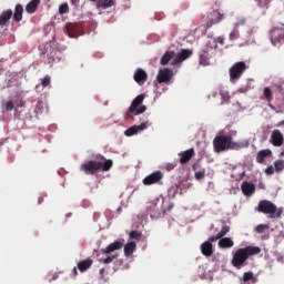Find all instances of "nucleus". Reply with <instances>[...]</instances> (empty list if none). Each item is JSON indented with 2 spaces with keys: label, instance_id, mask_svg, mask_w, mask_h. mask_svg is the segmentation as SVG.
Here are the masks:
<instances>
[{
  "label": "nucleus",
  "instance_id": "obj_39",
  "mask_svg": "<svg viewBox=\"0 0 284 284\" xmlns=\"http://www.w3.org/2000/svg\"><path fill=\"white\" fill-rule=\"evenodd\" d=\"M68 12H70V7L68 6V3H62L59 7V13L60 14H68Z\"/></svg>",
  "mask_w": 284,
  "mask_h": 284
},
{
  "label": "nucleus",
  "instance_id": "obj_34",
  "mask_svg": "<svg viewBox=\"0 0 284 284\" xmlns=\"http://www.w3.org/2000/svg\"><path fill=\"white\" fill-rule=\"evenodd\" d=\"M78 267L80 272H85L87 270H90L92 267V260H84L78 263Z\"/></svg>",
  "mask_w": 284,
  "mask_h": 284
},
{
  "label": "nucleus",
  "instance_id": "obj_46",
  "mask_svg": "<svg viewBox=\"0 0 284 284\" xmlns=\"http://www.w3.org/2000/svg\"><path fill=\"white\" fill-rule=\"evenodd\" d=\"M234 39H239V31L234 30L230 33V40L234 41Z\"/></svg>",
  "mask_w": 284,
  "mask_h": 284
},
{
  "label": "nucleus",
  "instance_id": "obj_48",
  "mask_svg": "<svg viewBox=\"0 0 284 284\" xmlns=\"http://www.w3.org/2000/svg\"><path fill=\"white\" fill-rule=\"evenodd\" d=\"M222 237H219V235H213V236H211V237H209V241H206V243H215V241H219V240H221Z\"/></svg>",
  "mask_w": 284,
  "mask_h": 284
},
{
  "label": "nucleus",
  "instance_id": "obj_52",
  "mask_svg": "<svg viewBox=\"0 0 284 284\" xmlns=\"http://www.w3.org/2000/svg\"><path fill=\"white\" fill-rule=\"evenodd\" d=\"M38 203H39V205H41V203H43V196H40V197L38 199Z\"/></svg>",
  "mask_w": 284,
  "mask_h": 284
},
{
  "label": "nucleus",
  "instance_id": "obj_53",
  "mask_svg": "<svg viewBox=\"0 0 284 284\" xmlns=\"http://www.w3.org/2000/svg\"><path fill=\"white\" fill-rule=\"evenodd\" d=\"M81 0H72V3L75 4V3H79Z\"/></svg>",
  "mask_w": 284,
  "mask_h": 284
},
{
  "label": "nucleus",
  "instance_id": "obj_31",
  "mask_svg": "<svg viewBox=\"0 0 284 284\" xmlns=\"http://www.w3.org/2000/svg\"><path fill=\"white\" fill-rule=\"evenodd\" d=\"M261 99H265L267 103H272V100L274 99V93L272 92V89H270V87L264 88L263 97H261Z\"/></svg>",
  "mask_w": 284,
  "mask_h": 284
},
{
  "label": "nucleus",
  "instance_id": "obj_15",
  "mask_svg": "<svg viewBox=\"0 0 284 284\" xmlns=\"http://www.w3.org/2000/svg\"><path fill=\"white\" fill-rule=\"evenodd\" d=\"M192 57V50L190 49H183L181 52L175 54V58L172 60L171 65H179L180 63H183L186 59H190Z\"/></svg>",
  "mask_w": 284,
  "mask_h": 284
},
{
  "label": "nucleus",
  "instance_id": "obj_9",
  "mask_svg": "<svg viewBox=\"0 0 284 284\" xmlns=\"http://www.w3.org/2000/svg\"><path fill=\"white\" fill-rule=\"evenodd\" d=\"M214 52L216 50L214 49V44L212 42H207L204 47V49L200 52V64L201 65H210V59L214 57Z\"/></svg>",
  "mask_w": 284,
  "mask_h": 284
},
{
  "label": "nucleus",
  "instance_id": "obj_2",
  "mask_svg": "<svg viewBox=\"0 0 284 284\" xmlns=\"http://www.w3.org/2000/svg\"><path fill=\"white\" fill-rule=\"evenodd\" d=\"M260 252L261 247L258 246H246L244 248H237L233 253L231 264L233 267H235V270H241L247 265V258H250V256H256V254Z\"/></svg>",
  "mask_w": 284,
  "mask_h": 284
},
{
  "label": "nucleus",
  "instance_id": "obj_38",
  "mask_svg": "<svg viewBox=\"0 0 284 284\" xmlns=\"http://www.w3.org/2000/svg\"><path fill=\"white\" fill-rule=\"evenodd\" d=\"M275 172H283L284 170V161L277 160L274 162Z\"/></svg>",
  "mask_w": 284,
  "mask_h": 284
},
{
  "label": "nucleus",
  "instance_id": "obj_24",
  "mask_svg": "<svg viewBox=\"0 0 284 284\" xmlns=\"http://www.w3.org/2000/svg\"><path fill=\"white\" fill-rule=\"evenodd\" d=\"M12 16H13V12H12L11 9H8V10L3 11L0 14V26L1 27L7 26L8 21H10V19H12Z\"/></svg>",
  "mask_w": 284,
  "mask_h": 284
},
{
  "label": "nucleus",
  "instance_id": "obj_5",
  "mask_svg": "<svg viewBox=\"0 0 284 284\" xmlns=\"http://www.w3.org/2000/svg\"><path fill=\"white\" fill-rule=\"evenodd\" d=\"M257 211L262 214H266L268 219H281L283 211L278 210L276 204L267 200H262L258 203Z\"/></svg>",
  "mask_w": 284,
  "mask_h": 284
},
{
  "label": "nucleus",
  "instance_id": "obj_55",
  "mask_svg": "<svg viewBox=\"0 0 284 284\" xmlns=\"http://www.w3.org/2000/svg\"><path fill=\"white\" fill-rule=\"evenodd\" d=\"M103 272H104V270L102 268V270L100 271V274H103Z\"/></svg>",
  "mask_w": 284,
  "mask_h": 284
},
{
  "label": "nucleus",
  "instance_id": "obj_1",
  "mask_svg": "<svg viewBox=\"0 0 284 284\" xmlns=\"http://www.w3.org/2000/svg\"><path fill=\"white\" fill-rule=\"evenodd\" d=\"M112 165V160H108L103 155H98L97 160H90L81 164L80 170L87 175L94 176L99 172H110Z\"/></svg>",
  "mask_w": 284,
  "mask_h": 284
},
{
  "label": "nucleus",
  "instance_id": "obj_36",
  "mask_svg": "<svg viewBox=\"0 0 284 284\" xmlns=\"http://www.w3.org/2000/svg\"><path fill=\"white\" fill-rule=\"evenodd\" d=\"M14 110V102L12 100L2 103V112H12Z\"/></svg>",
  "mask_w": 284,
  "mask_h": 284
},
{
  "label": "nucleus",
  "instance_id": "obj_50",
  "mask_svg": "<svg viewBox=\"0 0 284 284\" xmlns=\"http://www.w3.org/2000/svg\"><path fill=\"white\" fill-rule=\"evenodd\" d=\"M265 174H268V175H272L274 174V166H268L266 170H265Z\"/></svg>",
  "mask_w": 284,
  "mask_h": 284
},
{
  "label": "nucleus",
  "instance_id": "obj_17",
  "mask_svg": "<svg viewBox=\"0 0 284 284\" xmlns=\"http://www.w3.org/2000/svg\"><path fill=\"white\" fill-rule=\"evenodd\" d=\"M192 170L194 172V176H195L196 181H203V179H205V168H203V165H201V161H196L192 165Z\"/></svg>",
  "mask_w": 284,
  "mask_h": 284
},
{
  "label": "nucleus",
  "instance_id": "obj_47",
  "mask_svg": "<svg viewBox=\"0 0 284 284\" xmlns=\"http://www.w3.org/2000/svg\"><path fill=\"white\" fill-rule=\"evenodd\" d=\"M215 43H220V45H225V38L219 37L212 44L214 45Z\"/></svg>",
  "mask_w": 284,
  "mask_h": 284
},
{
  "label": "nucleus",
  "instance_id": "obj_37",
  "mask_svg": "<svg viewBox=\"0 0 284 284\" xmlns=\"http://www.w3.org/2000/svg\"><path fill=\"white\" fill-rule=\"evenodd\" d=\"M229 232H230V225L224 224L220 233H217V239H223V236H225Z\"/></svg>",
  "mask_w": 284,
  "mask_h": 284
},
{
  "label": "nucleus",
  "instance_id": "obj_45",
  "mask_svg": "<svg viewBox=\"0 0 284 284\" xmlns=\"http://www.w3.org/2000/svg\"><path fill=\"white\" fill-rule=\"evenodd\" d=\"M252 278H254V274L252 272L244 273L243 281L247 282V281H252Z\"/></svg>",
  "mask_w": 284,
  "mask_h": 284
},
{
  "label": "nucleus",
  "instance_id": "obj_10",
  "mask_svg": "<svg viewBox=\"0 0 284 284\" xmlns=\"http://www.w3.org/2000/svg\"><path fill=\"white\" fill-rule=\"evenodd\" d=\"M42 57H48V63L52 65L57 61V49L52 48V43L41 44L39 47Z\"/></svg>",
  "mask_w": 284,
  "mask_h": 284
},
{
  "label": "nucleus",
  "instance_id": "obj_51",
  "mask_svg": "<svg viewBox=\"0 0 284 284\" xmlns=\"http://www.w3.org/2000/svg\"><path fill=\"white\" fill-rule=\"evenodd\" d=\"M260 1V6H267V3H270L271 0H258Z\"/></svg>",
  "mask_w": 284,
  "mask_h": 284
},
{
  "label": "nucleus",
  "instance_id": "obj_54",
  "mask_svg": "<svg viewBox=\"0 0 284 284\" xmlns=\"http://www.w3.org/2000/svg\"><path fill=\"white\" fill-rule=\"evenodd\" d=\"M73 273L77 274V267L73 268Z\"/></svg>",
  "mask_w": 284,
  "mask_h": 284
},
{
  "label": "nucleus",
  "instance_id": "obj_40",
  "mask_svg": "<svg viewBox=\"0 0 284 284\" xmlns=\"http://www.w3.org/2000/svg\"><path fill=\"white\" fill-rule=\"evenodd\" d=\"M265 230H270V226L267 224H260L255 227V232H257V234H263Z\"/></svg>",
  "mask_w": 284,
  "mask_h": 284
},
{
  "label": "nucleus",
  "instance_id": "obj_57",
  "mask_svg": "<svg viewBox=\"0 0 284 284\" xmlns=\"http://www.w3.org/2000/svg\"><path fill=\"white\" fill-rule=\"evenodd\" d=\"M282 90V87H280V91Z\"/></svg>",
  "mask_w": 284,
  "mask_h": 284
},
{
  "label": "nucleus",
  "instance_id": "obj_42",
  "mask_svg": "<svg viewBox=\"0 0 284 284\" xmlns=\"http://www.w3.org/2000/svg\"><path fill=\"white\" fill-rule=\"evenodd\" d=\"M129 236L132 240L139 241V239H141V232H139V231H131Z\"/></svg>",
  "mask_w": 284,
  "mask_h": 284
},
{
  "label": "nucleus",
  "instance_id": "obj_49",
  "mask_svg": "<svg viewBox=\"0 0 284 284\" xmlns=\"http://www.w3.org/2000/svg\"><path fill=\"white\" fill-rule=\"evenodd\" d=\"M175 168H176V164H174V163H169V164H166L165 170H166L168 172H172V170H174Z\"/></svg>",
  "mask_w": 284,
  "mask_h": 284
},
{
  "label": "nucleus",
  "instance_id": "obj_41",
  "mask_svg": "<svg viewBox=\"0 0 284 284\" xmlns=\"http://www.w3.org/2000/svg\"><path fill=\"white\" fill-rule=\"evenodd\" d=\"M36 114H43V101L41 100L36 104Z\"/></svg>",
  "mask_w": 284,
  "mask_h": 284
},
{
  "label": "nucleus",
  "instance_id": "obj_33",
  "mask_svg": "<svg viewBox=\"0 0 284 284\" xmlns=\"http://www.w3.org/2000/svg\"><path fill=\"white\" fill-rule=\"evenodd\" d=\"M134 250H136V243L134 242H130L126 245H124L125 256H132V254H134Z\"/></svg>",
  "mask_w": 284,
  "mask_h": 284
},
{
  "label": "nucleus",
  "instance_id": "obj_16",
  "mask_svg": "<svg viewBox=\"0 0 284 284\" xmlns=\"http://www.w3.org/2000/svg\"><path fill=\"white\" fill-rule=\"evenodd\" d=\"M163 179V173L161 171H155L150 175L145 176L143 180L144 185H154V183H159Z\"/></svg>",
  "mask_w": 284,
  "mask_h": 284
},
{
  "label": "nucleus",
  "instance_id": "obj_35",
  "mask_svg": "<svg viewBox=\"0 0 284 284\" xmlns=\"http://www.w3.org/2000/svg\"><path fill=\"white\" fill-rule=\"evenodd\" d=\"M220 97H221V99H222V102H221L222 105H223V103H230V99H232V98L230 97V91H227V90H225V89H222V90L220 91Z\"/></svg>",
  "mask_w": 284,
  "mask_h": 284
},
{
  "label": "nucleus",
  "instance_id": "obj_21",
  "mask_svg": "<svg viewBox=\"0 0 284 284\" xmlns=\"http://www.w3.org/2000/svg\"><path fill=\"white\" fill-rule=\"evenodd\" d=\"M241 190L244 196H252V194L256 192V186L252 182H243L241 185Z\"/></svg>",
  "mask_w": 284,
  "mask_h": 284
},
{
  "label": "nucleus",
  "instance_id": "obj_22",
  "mask_svg": "<svg viewBox=\"0 0 284 284\" xmlns=\"http://www.w3.org/2000/svg\"><path fill=\"white\" fill-rule=\"evenodd\" d=\"M123 247V244L121 241H115L111 244H109L105 248H101L102 254H112V252H116V250H121Z\"/></svg>",
  "mask_w": 284,
  "mask_h": 284
},
{
  "label": "nucleus",
  "instance_id": "obj_4",
  "mask_svg": "<svg viewBox=\"0 0 284 284\" xmlns=\"http://www.w3.org/2000/svg\"><path fill=\"white\" fill-rule=\"evenodd\" d=\"M145 100V94L138 95L129 106L125 116L126 119H133V116H139V114H143L148 106L143 104V101Z\"/></svg>",
  "mask_w": 284,
  "mask_h": 284
},
{
  "label": "nucleus",
  "instance_id": "obj_27",
  "mask_svg": "<svg viewBox=\"0 0 284 284\" xmlns=\"http://www.w3.org/2000/svg\"><path fill=\"white\" fill-rule=\"evenodd\" d=\"M219 247H221L222 250L234 247V241H232V237H222L219 241Z\"/></svg>",
  "mask_w": 284,
  "mask_h": 284
},
{
  "label": "nucleus",
  "instance_id": "obj_44",
  "mask_svg": "<svg viewBox=\"0 0 284 284\" xmlns=\"http://www.w3.org/2000/svg\"><path fill=\"white\" fill-rule=\"evenodd\" d=\"M41 85L43 88H48V85H50V75H45L42 80H41Z\"/></svg>",
  "mask_w": 284,
  "mask_h": 284
},
{
  "label": "nucleus",
  "instance_id": "obj_3",
  "mask_svg": "<svg viewBox=\"0 0 284 284\" xmlns=\"http://www.w3.org/2000/svg\"><path fill=\"white\" fill-rule=\"evenodd\" d=\"M159 203L160 207H159ZM172 207H174V204L165 202L156 199L154 201H151L146 205V211L148 214L151 216V219L156 220V219H162L168 212H172Z\"/></svg>",
  "mask_w": 284,
  "mask_h": 284
},
{
  "label": "nucleus",
  "instance_id": "obj_30",
  "mask_svg": "<svg viewBox=\"0 0 284 284\" xmlns=\"http://www.w3.org/2000/svg\"><path fill=\"white\" fill-rule=\"evenodd\" d=\"M14 21L19 22L23 19V6L17 4L13 13Z\"/></svg>",
  "mask_w": 284,
  "mask_h": 284
},
{
  "label": "nucleus",
  "instance_id": "obj_14",
  "mask_svg": "<svg viewBox=\"0 0 284 284\" xmlns=\"http://www.w3.org/2000/svg\"><path fill=\"white\" fill-rule=\"evenodd\" d=\"M270 143H272L274 148H281V145L284 143L283 132H281L278 129L273 130L271 133Z\"/></svg>",
  "mask_w": 284,
  "mask_h": 284
},
{
  "label": "nucleus",
  "instance_id": "obj_25",
  "mask_svg": "<svg viewBox=\"0 0 284 284\" xmlns=\"http://www.w3.org/2000/svg\"><path fill=\"white\" fill-rule=\"evenodd\" d=\"M201 252H202L203 256H212L214 254V248L212 246V243H210V242L202 243Z\"/></svg>",
  "mask_w": 284,
  "mask_h": 284
},
{
  "label": "nucleus",
  "instance_id": "obj_12",
  "mask_svg": "<svg viewBox=\"0 0 284 284\" xmlns=\"http://www.w3.org/2000/svg\"><path fill=\"white\" fill-rule=\"evenodd\" d=\"M173 77L174 72L171 69H160L156 75V81L158 83H170Z\"/></svg>",
  "mask_w": 284,
  "mask_h": 284
},
{
  "label": "nucleus",
  "instance_id": "obj_8",
  "mask_svg": "<svg viewBox=\"0 0 284 284\" xmlns=\"http://www.w3.org/2000/svg\"><path fill=\"white\" fill-rule=\"evenodd\" d=\"M245 70H247V64H245V62L240 61L234 63L229 71L230 81L232 83L239 81V79H241V77H243V74L245 73Z\"/></svg>",
  "mask_w": 284,
  "mask_h": 284
},
{
  "label": "nucleus",
  "instance_id": "obj_32",
  "mask_svg": "<svg viewBox=\"0 0 284 284\" xmlns=\"http://www.w3.org/2000/svg\"><path fill=\"white\" fill-rule=\"evenodd\" d=\"M114 6V0H98L97 7L102 8V10H108Z\"/></svg>",
  "mask_w": 284,
  "mask_h": 284
},
{
  "label": "nucleus",
  "instance_id": "obj_43",
  "mask_svg": "<svg viewBox=\"0 0 284 284\" xmlns=\"http://www.w3.org/2000/svg\"><path fill=\"white\" fill-rule=\"evenodd\" d=\"M115 258H119V255H112V256H108L104 260H101L102 263H104V265H109V263H112V261H114Z\"/></svg>",
  "mask_w": 284,
  "mask_h": 284
},
{
  "label": "nucleus",
  "instance_id": "obj_23",
  "mask_svg": "<svg viewBox=\"0 0 284 284\" xmlns=\"http://www.w3.org/2000/svg\"><path fill=\"white\" fill-rule=\"evenodd\" d=\"M174 59H176V52H174V51H166V52L162 55V58H161V60H160V63H161L162 65H168V63H170V61H171V63H172V61H174Z\"/></svg>",
  "mask_w": 284,
  "mask_h": 284
},
{
  "label": "nucleus",
  "instance_id": "obj_13",
  "mask_svg": "<svg viewBox=\"0 0 284 284\" xmlns=\"http://www.w3.org/2000/svg\"><path fill=\"white\" fill-rule=\"evenodd\" d=\"M65 33L70 39H78L81 37V27L78 23H67Z\"/></svg>",
  "mask_w": 284,
  "mask_h": 284
},
{
  "label": "nucleus",
  "instance_id": "obj_18",
  "mask_svg": "<svg viewBox=\"0 0 284 284\" xmlns=\"http://www.w3.org/2000/svg\"><path fill=\"white\" fill-rule=\"evenodd\" d=\"M143 130H148V122L141 123L140 125L130 126L124 131V134L125 136H134V134L143 132Z\"/></svg>",
  "mask_w": 284,
  "mask_h": 284
},
{
  "label": "nucleus",
  "instance_id": "obj_28",
  "mask_svg": "<svg viewBox=\"0 0 284 284\" xmlns=\"http://www.w3.org/2000/svg\"><path fill=\"white\" fill-rule=\"evenodd\" d=\"M267 156H272V150L265 149V150L258 151L256 156L257 163H265V159H267Z\"/></svg>",
  "mask_w": 284,
  "mask_h": 284
},
{
  "label": "nucleus",
  "instance_id": "obj_29",
  "mask_svg": "<svg viewBox=\"0 0 284 284\" xmlns=\"http://www.w3.org/2000/svg\"><path fill=\"white\" fill-rule=\"evenodd\" d=\"M41 3V0H32L26 6V11L29 14H34L37 12V8H39V4Z\"/></svg>",
  "mask_w": 284,
  "mask_h": 284
},
{
  "label": "nucleus",
  "instance_id": "obj_6",
  "mask_svg": "<svg viewBox=\"0 0 284 284\" xmlns=\"http://www.w3.org/2000/svg\"><path fill=\"white\" fill-rule=\"evenodd\" d=\"M232 135H216L213 140L214 152H225L232 144Z\"/></svg>",
  "mask_w": 284,
  "mask_h": 284
},
{
  "label": "nucleus",
  "instance_id": "obj_7",
  "mask_svg": "<svg viewBox=\"0 0 284 284\" xmlns=\"http://www.w3.org/2000/svg\"><path fill=\"white\" fill-rule=\"evenodd\" d=\"M270 37L273 45H281V43H284V24L277 23L273 26L270 31Z\"/></svg>",
  "mask_w": 284,
  "mask_h": 284
},
{
  "label": "nucleus",
  "instance_id": "obj_26",
  "mask_svg": "<svg viewBox=\"0 0 284 284\" xmlns=\"http://www.w3.org/2000/svg\"><path fill=\"white\" fill-rule=\"evenodd\" d=\"M243 148H250V141H241V142H234L231 140L230 149L229 150H243Z\"/></svg>",
  "mask_w": 284,
  "mask_h": 284
},
{
  "label": "nucleus",
  "instance_id": "obj_20",
  "mask_svg": "<svg viewBox=\"0 0 284 284\" xmlns=\"http://www.w3.org/2000/svg\"><path fill=\"white\" fill-rule=\"evenodd\" d=\"M195 154H196V153L194 152L193 149H189V150H186V151L181 152V153L179 154V156H180V163H181L182 165H185V163H190V160L194 159Z\"/></svg>",
  "mask_w": 284,
  "mask_h": 284
},
{
  "label": "nucleus",
  "instance_id": "obj_19",
  "mask_svg": "<svg viewBox=\"0 0 284 284\" xmlns=\"http://www.w3.org/2000/svg\"><path fill=\"white\" fill-rule=\"evenodd\" d=\"M135 83L143 85L148 81V72L143 69H136L133 75Z\"/></svg>",
  "mask_w": 284,
  "mask_h": 284
},
{
  "label": "nucleus",
  "instance_id": "obj_11",
  "mask_svg": "<svg viewBox=\"0 0 284 284\" xmlns=\"http://www.w3.org/2000/svg\"><path fill=\"white\" fill-rule=\"evenodd\" d=\"M224 17L223 13L219 10H213L206 17V28H212V26H216V23H221Z\"/></svg>",
  "mask_w": 284,
  "mask_h": 284
},
{
  "label": "nucleus",
  "instance_id": "obj_56",
  "mask_svg": "<svg viewBox=\"0 0 284 284\" xmlns=\"http://www.w3.org/2000/svg\"><path fill=\"white\" fill-rule=\"evenodd\" d=\"M90 1H93V2H94V1H97V0H90Z\"/></svg>",
  "mask_w": 284,
  "mask_h": 284
}]
</instances>
